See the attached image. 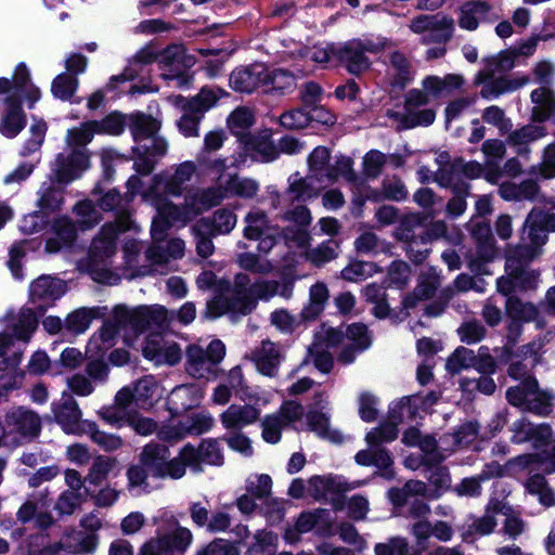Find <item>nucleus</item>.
Segmentation results:
<instances>
[{
    "instance_id": "obj_28",
    "label": "nucleus",
    "mask_w": 555,
    "mask_h": 555,
    "mask_svg": "<svg viewBox=\"0 0 555 555\" xmlns=\"http://www.w3.org/2000/svg\"><path fill=\"white\" fill-rule=\"evenodd\" d=\"M245 149L250 153L251 157L260 162H270L275 159L281 152L293 154L299 149L298 141H244Z\"/></svg>"
},
{
    "instance_id": "obj_55",
    "label": "nucleus",
    "mask_w": 555,
    "mask_h": 555,
    "mask_svg": "<svg viewBox=\"0 0 555 555\" xmlns=\"http://www.w3.org/2000/svg\"><path fill=\"white\" fill-rule=\"evenodd\" d=\"M476 352L464 346L457 347L448 358L446 369L451 374H459L462 370L474 369Z\"/></svg>"
},
{
    "instance_id": "obj_32",
    "label": "nucleus",
    "mask_w": 555,
    "mask_h": 555,
    "mask_svg": "<svg viewBox=\"0 0 555 555\" xmlns=\"http://www.w3.org/2000/svg\"><path fill=\"white\" fill-rule=\"evenodd\" d=\"M464 85L463 76L459 74H448L443 77L427 76L422 81V87L430 94L431 100L447 98Z\"/></svg>"
},
{
    "instance_id": "obj_46",
    "label": "nucleus",
    "mask_w": 555,
    "mask_h": 555,
    "mask_svg": "<svg viewBox=\"0 0 555 555\" xmlns=\"http://www.w3.org/2000/svg\"><path fill=\"white\" fill-rule=\"evenodd\" d=\"M162 548L167 551V555H173L176 552H184L192 541V533L186 528H178L171 533L164 534L157 539Z\"/></svg>"
},
{
    "instance_id": "obj_13",
    "label": "nucleus",
    "mask_w": 555,
    "mask_h": 555,
    "mask_svg": "<svg viewBox=\"0 0 555 555\" xmlns=\"http://www.w3.org/2000/svg\"><path fill=\"white\" fill-rule=\"evenodd\" d=\"M267 79H269V68L263 64L256 63L235 68L231 73L229 81L234 91L251 93L259 89L264 91Z\"/></svg>"
},
{
    "instance_id": "obj_39",
    "label": "nucleus",
    "mask_w": 555,
    "mask_h": 555,
    "mask_svg": "<svg viewBox=\"0 0 555 555\" xmlns=\"http://www.w3.org/2000/svg\"><path fill=\"white\" fill-rule=\"evenodd\" d=\"M255 124L254 112L246 106H238L227 118V128L231 135L244 139Z\"/></svg>"
},
{
    "instance_id": "obj_3",
    "label": "nucleus",
    "mask_w": 555,
    "mask_h": 555,
    "mask_svg": "<svg viewBox=\"0 0 555 555\" xmlns=\"http://www.w3.org/2000/svg\"><path fill=\"white\" fill-rule=\"evenodd\" d=\"M391 46L386 38H357L332 49L346 69L352 75H361L371 67L366 53L377 54Z\"/></svg>"
},
{
    "instance_id": "obj_61",
    "label": "nucleus",
    "mask_w": 555,
    "mask_h": 555,
    "mask_svg": "<svg viewBox=\"0 0 555 555\" xmlns=\"http://www.w3.org/2000/svg\"><path fill=\"white\" fill-rule=\"evenodd\" d=\"M526 488L529 493L538 495L540 503L544 506L555 505V493L543 475L535 474L531 476L526 482Z\"/></svg>"
},
{
    "instance_id": "obj_33",
    "label": "nucleus",
    "mask_w": 555,
    "mask_h": 555,
    "mask_svg": "<svg viewBox=\"0 0 555 555\" xmlns=\"http://www.w3.org/2000/svg\"><path fill=\"white\" fill-rule=\"evenodd\" d=\"M54 236L46 242L48 253H57L70 247L77 238V227L68 218L56 219L53 223Z\"/></svg>"
},
{
    "instance_id": "obj_4",
    "label": "nucleus",
    "mask_w": 555,
    "mask_h": 555,
    "mask_svg": "<svg viewBox=\"0 0 555 555\" xmlns=\"http://www.w3.org/2000/svg\"><path fill=\"white\" fill-rule=\"evenodd\" d=\"M505 397L509 404L524 412L540 416L552 412L553 396L540 388L535 377H526L518 385L508 387Z\"/></svg>"
},
{
    "instance_id": "obj_5",
    "label": "nucleus",
    "mask_w": 555,
    "mask_h": 555,
    "mask_svg": "<svg viewBox=\"0 0 555 555\" xmlns=\"http://www.w3.org/2000/svg\"><path fill=\"white\" fill-rule=\"evenodd\" d=\"M224 354V344L219 339L211 340L206 348L197 344L189 345L185 349V372L194 378L216 377Z\"/></svg>"
},
{
    "instance_id": "obj_40",
    "label": "nucleus",
    "mask_w": 555,
    "mask_h": 555,
    "mask_svg": "<svg viewBox=\"0 0 555 555\" xmlns=\"http://www.w3.org/2000/svg\"><path fill=\"white\" fill-rule=\"evenodd\" d=\"M191 231L194 236L197 256L204 259L210 257L215 253L212 238L216 236V234L210 230L208 225V218L198 219L191 227Z\"/></svg>"
},
{
    "instance_id": "obj_22",
    "label": "nucleus",
    "mask_w": 555,
    "mask_h": 555,
    "mask_svg": "<svg viewBox=\"0 0 555 555\" xmlns=\"http://www.w3.org/2000/svg\"><path fill=\"white\" fill-rule=\"evenodd\" d=\"M499 18L494 14L492 7L482 0H472L465 2L460 9L459 26L463 29L473 31L482 22H494Z\"/></svg>"
},
{
    "instance_id": "obj_62",
    "label": "nucleus",
    "mask_w": 555,
    "mask_h": 555,
    "mask_svg": "<svg viewBox=\"0 0 555 555\" xmlns=\"http://www.w3.org/2000/svg\"><path fill=\"white\" fill-rule=\"evenodd\" d=\"M245 222L243 234L247 240H258L269 230L267 214L260 209L249 211Z\"/></svg>"
},
{
    "instance_id": "obj_12",
    "label": "nucleus",
    "mask_w": 555,
    "mask_h": 555,
    "mask_svg": "<svg viewBox=\"0 0 555 555\" xmlns=\"http://www.w3.org/2000/svg\"><path fill=\"white\" fill-rule=\"evenodd\" d=\"M55 422L66 434L81 435L85 430L82 413L77 401L70 393L64 392L52 408Z\"/></svg>"
},
{
    "instance_id": "obj_29",
    "label": "nucleus",
    "mask_w": 555,
    "mask_h": 555,
    "mask_svg": "<svg viewBox=\"0 0 555 555\" xmlns=\"http://www.w3.org/2000/svg\"><path fill=\"white\" fill-rule=\"evenodd\" d=\"M67 286L63 280L42 275L30 284V299L37 301H54L66 293Z\"/></svg>"
},
{
    "instance_id": "obj_45",
    "label": "nucleus",
    "mask_w": 555,
    "mask_h": 555,
    "mask_svg": "<svg viewBox=\"0 0 555 555\" xmlns=\"http://www.w3.org/2000/svg\"><path fill=\"white\" fill-rule=\"evenodd\" d=\"M225 304L227 314H231L233 320L248 315L257 308V301L250 294L236 292L225 295Z\"/></svg>"
},
{
    "instance_id": "obj_8",
    "label": "nucleus",
    "mask_w": 555,
    "mask_h": 555,
    "mask_svg": "<svg viewBox=\"0 0 555 555\" xmlns=\"http://www.w3.org/2000/svg\"><path fill=\"white\" fill-rule=\"evenodd\" d=\"M87 141H68L63 153L55 160V176L60 183L67 184L77 179L89 167Z\"/></svg>"
},
{
    "instance_id": "obj_6",
    "label": "nucleus",
    "mask_w": 555,
    "mask_h": 555,
    "mask_svg": "<svg viewBox=\"0 0 555 555\" xmlns=\"http://www.w3.org/2000/svg\"><path fill=\"white\" fill-rule=\"evenodd\" d=\"M8 437L16 444H24L37 439L42 429L40 415L23 405L10 408L4 414Z\"/></svg>"
},
{
    "instance_id": "obj_56",
    "label": "nucleus",
    "mask_w": 555,
    "mask_h": 555,
    "mask_svg": "<svg viewBox=\"0 0 555 555\" xmlns=\"http://www.w3.org/2000/svg\"><path fill=\"white\" fill-rule=\"evenodd\" d=\"M117 460L115 457L100 455L96 456L89 468V473L85 478L90 485L100 486L116 466Z\"/></svg>"
},
{
    "instance_id": "obj_36",
    "label": "nucleus",
    "mask_w": 555,
    "mask_h": 555,
    "mask_svg": "<svg viewBox=\"0 0 555 555\" xmlns=\"http://www.w3.org/2000/svg\"><path fill=\"white\" fill-rule=\"evenodd\" d=\"M387 116L391 121V126L396 129H410L418 126H429L436 118V113L431 108L422 109L420 112L408 111L406 114H401L388 109Z\"/></svg>"
},
{
    "instance_id": "obj_41",
    "label": "nucleus",
    "mask_w": 555,
    "mask_h": 555,
    "mask_svg": "<svg viewBox=\"0 0 555 555\" xmlns=\"http://www.w3.org/2000/svg\"><path fill=\"white\" fill-rule=\"evenodd\" d=\"M128 118L129 129L134 139H152L158 133L162 126L157 118L141 112L129 114Z\"/></svg>"
},
{
    "instance_id": "obj_47",
    "label": "nucleus",
    "mask_w": 555,
    "mask_h": 555,
    "mask_svg": "<svg viewBox=\"0 0 555 555\" xmlns=\"http://www.w3.org/2000/svg\"><path fill=\"white\" fill-rule=\"evenodd\" d=\"M453 196L448 201L446 212L449 218H457L466 210V197L470 194V184L466 182H456L451 186Z\"/></svg>"
},
{
    "instance_id": "obj_48",
    "label": "nucleus",
    "mask_w": 555,
    "mask_h": 555,
    "mask_svg": "<svg viewBox=\"0 0 555 555\" xmlns=\"http://www.w3.org/2000/svg\"><path fill=\"white\" fill-rule=\"evenodd\" d=\"M427 220L424 214H410L404 216L395 230V237L404 244L415 242L417 240L414 230L422 227Z\"/></svg>"
},
{
    "instance_id": "obj_16",
    "label": "nucleus",
    "mask_w": 555,
    "mask_h": 555,
    "mask_svg": "<svg viewBox=\"0 0 555 555\" xmlns=\"http://www.w3.org/2000/svg\"><path fill=\"white\" fill-rule=\"evenodd\" d=\"M164 79H177L179 86L185 82L183 73L193 65L192 57L185 54V49L180 44H173L165 49L158 59Z\"/></svg>"
},
{
    "instance_id": "obj_43",
    "label": "nucleus",
    "mask_w": 555,
    "mask_h": 555,
    "mask_svg": "<svg viewBox=\"0 0 555 555\" xmlns=\"http://www.w3.org/2000/svg\"><path fill=\"white\" fill-rule=\"evenodd\" d=\"M212 425L214 418L210 415L195 413L179 422L175 437L180 439L184 435H202L208 431Z\"/></svg>"
},
{
    "instance_id": "obj_27",
    "label": "nucleus",
    "mask_w": 555,
    "mask_h": 555,
    "mask_svg": "<svg viewBox=\"0 0 555 555\" xmlns=\"http://www.w3.org/2000/svg\"><path fill=\"white\" fill-rule=\"evenodd\" d=\"M259 417L260 410L251 404H231L220 415V421L229 431H241L243 427L254 424Z\"/></svg>"
},
{
    "instance_id": "obj_1",
    "label": "nucleus",
    "mask_w": 555,
    "mask_h": 555,
    "mask_svg": "<svg viewBox=\"0 0 555 555\" xmlns=\"http://www.w3.org/2000/svg\"><path fill=\"white\" fill-rule=\"evenodd\" d=\"M132 229H135V224L130 211L120 209L115 221L105 223L93 238L87 258L78 263L79 269L88 272L94 281H107L111 272L105 268V261L115 254L117 235Z\"/></svg>"
},
{
    "instance_id": "obj_19",
    "label": "nucleus",
    "mask_w": 555,
    "mask_h": 555,
    "mask_svg": "<svg viewBox=\"0 0 555 555\" xmlns=\"http://www.w3.org/2000/svg\"><path fill=\"white\" fill-rule=\"evenodd\" d=\"M466 229L476 242L478 257L483 262L493 260L496 247L490 222L479 217H473L466 224Z\"/></svg>"
},
{
    "instance_id": "obj_9",
    "label": "nucleus",
    "mask_w": 555,
    "mask_h": 555,
    "mask_svg": "<svg viewBox=\"0 0 555 555\" xmlns=\"http://www.w3.org/2000/svg\"><path fill=\"white\" fill-rule=\"evenodd\" d=\"M139 461L146 468L149 474L157 479L171 478L177 479L181 467L178 463H172L170 451L166 444L150 442L142 448L139 454Z\"/></svg>"
},
{
    "instance_id": "obj_51",
    "label": "nucleus",
    "mask_w": 555,
    "mask_h": 555,
    "mask_svg": "<svg viewBox=\"0 0 555 555\" xmlns=\"http://www.w3.org/2000/svg\"><path fill=\"white\" fill-rule=\"evenodd\" d=\"M441 285V278L435 268L429 267L418 274L416 286L414 291L424 300L434 298L438 288Z\"/></svg>"
},
{
    "instance_id": "obj_15",
    "label": "nucleus",
    "mask_w": 555,
    "mask_h": 555,
    "mask_svg": "<svg viewBox=\"0 0 555 555\" xmlns=\"http://www.w3.org/2000/svg\"><path fill=\"white\" fill-rule=\"evenodd\" d=\"M475 83L480 85V95L486 100H494L503 94L514 92L529 83L527 76H476Z\"/></svg>"
},
{
    "instance_id": "obj_2",
    "label": "nucleus",
    "mask_w": 555,
    "mask_h": 555,
    "mask_svg": "<svg viewBox=\"0 0 555 555\" xmlns=\"http://www.w3.org/2000/svg\"><path fill=\"white\" fill-rule=\"evenodd\" d=\"M38 315L31 308H22L16 314L8 315L7 332L0 333V371L16 369L23 358V350H13L15 339L29 343L38 327Z\"/></svg>"
},
{
    "instance_id": "obj_58",
    "label": "nucleus",
    "mask_w": 555,
    "mask_h": 555,
    "mask_svg": "<svg viewBox=\"0 0 555 555\" xmlns=\"http://www.w3.org/2000/svg\"><path fill=\"white\" fill-rule=\"evenodd\" d=\"M482 120L496 128L498 135L505 137L512 132L513 122L505 115V112L498 105H491L483 109L481 114Z\"/></svg>"
},
{
    "instance_id": "obj_30",
    "label": "nucleus",
    "mask_w": 555,
    "mask_h": 555,
    "mask_svg": "<svg viewBox=\"0 0 555 555\" xmlns=\"http://www.w3.org/2000/svg\"><path fill=\"white\" fill-rule=\"evenodd\" d=\"M165 141H151L150 145H139L132 149L134 154V168L141 175H150L158 158L166 153Z\"/></svg>"
},
{
    "instance_id": "obj_18",
    "label": "nucleus",
    "mask_w": 555,
    "mask_h": 555,
    "mask_svg": "<svg viewBox=\"0 0 555 555\" xmlns=\"http://www.w3.org/2000/svg\"><path fill=\"white\" fill-rule=\"evenodd\" d=\"M346 338L350 341L345 345L337 356V360L344 364L352 363L357 353L369 349L373 338L364 323H352L346 328Z\"/></svg>"
},
{
    "instance_id": "obj_24",
    "label": "nucleus",
    "mask_w": 555,
    "mask_h": 555,
    "mask_svg": "<svg viewBox=\"0 0 555 555\" xmlns=\"http://www.w3.org/2000/svg\"><path fill=\"white\" fill-rule=\"evenodd\" d=\"M143 354L146 359L156 364L176 365L182 359V350L177 343L165 341L160 336H152L145 347Z\"/></svg>"
},
{
    "instance_id": "obj_59",
    "label": "nucleus",
    "mask_w": 555,
    "mask_h": 555,
    "mask_svg": "<svg viewBox=\"0 0 555 555\" xmlns=\"http://www.w3.org/2000/svg\"><path fill=\"white\" fill-rule=\"evenodd\" d=\"M135 405L139 409H149L153 405V397L157 390V384L152 376H143L133 385Z\"/></svg>"
},
{
    "instance_id": "obj_17",
    "label": "nucleus",
    "mask_w": 555,
    "mask_h": 555,
    "mask_svg": "<svg viewBox=\"0 0 555 555\" xmlns=\"http://www.w3.org/2000/svg\"><path fill=\"white\" fill-rule=\"evenodd\" d=\"M522 229L527 231L529 241L545 245L548 233L555 232V212L535 206L527 215Z\"/></svg>"
},
{
    "instance_id": "obj_50",
    "label": "nucleus",
    "mask_w": 555,
    "mask_h": 555,
    "mask_svg": "<svg viewBox=\"0 0 555 555\" xmlns=\"http://www.w3.org/2000/svg\"><path fill=\"white\" fill-rule=\"evenodd\" d=\"M295 73L305 75L307 70L301 68H295L293 73H288L284 69H269V79L264 86V92H270L273 90L284 92L291 90L295 87Z\"/></svg>"
},
{
    "instance_id": "obj_20",
    "label": "nucleus",
    "mask_w": 555,
    "mask_h": 555,
    "mask_svg": "<svg viewBox=\"0 0 555 555\" xmlns=\"http://www.w3.org/2000/svg\"><path fill=\"white\" fill-rule=\"evenodd\" d=\"M322 183L323 179H321L320 173L309 172L306 177H301L296 172L288 179V188L285 194L292 204L307 202L320 194L324 188Z\"/></svg>"
},
{
    "instance_id": "obj_21",
    "label": "nucleus",
    "mask_w": 555,
    "mask_h": 555,
    "mask_svg": "<svg viewBox=\"0 0 555 555\" xmlns=\"http://www.w3.org/2000/svg\"><path fill=\"white\" fill-rule=\"evenodd\" d=\"M283 359L282 347L270 339L262 340L260 346L251 352V360L255 362L257 370L269 377L278 375Z\"/></svg>"
},
{
    "instance_id": "obj_34",
    "label": "nucleus",
    "mask_w": 555,
    "mask_h": 555,
    "mask_svg": "<svg viewBox=\"0 0 555 555\" xmlns=\"http://www.w3.org/2000/svg\"><path fill=\"white\" fill-rule=\"evenodd\" d=\"M106 307L79 308L67 315L64 321V328L75 335L81 334L89 327L94 319L105 317Z\"/></svg>"
},
{
    "instance_id": "obj_38",
    "label": "nucleus",
    "mask_w": 555,
    "mask_h": 555,
    "mask_svg": "<svg viewBox=\"0 0 555 555\" xmlns=\"http://www.w3.org/2000/svg\"><path fill=\"white\" fill-rule=\"evenodd\" d=\"M308 492L317 501H327L328 494H340L350 488L333 477L313 476L308 480Z\"/></svg>"
},
{
    "instance_id": "obj_42",
    "label": "nucleus",
    "mask_w": 555,
    "mask_h": 555,
    "mask_svg": "<svg viewBox=\"0 0 555 555\" xmlns=\"http://www.w3.org/2000/svg\"><path fill=\"white\" fill-rule=\"evenodd\" d=\"M454 21L446 15L438 14L428 31L422 37V42L446 44L453 36Z\"/></svg>"
},
{
    "instance_id": "obj_52",
    "label": "nucleus",
    "mask_w": 555,
    "mask_h": 555,
    "mask_svg": "<svg viewBox=\"0 0 555 555\" xmlns=\"http://www.w3.org/2000/svg\"><path fill=\"white\" fill-rule=\"evenodd\" d=\"M29 85V73L24 64L17 65L13 80L0 78V95L7 96L15 94L18 101L22 98V91Z\"/></svg>"
},
{
    "instance_id": "obj_57",
    "label": "nucleus",
    "mask_w": 555,
    "mask_h": 555,
    "mask_svg": "<svg viewBox=\"0 0 555 555\" xmlns=\"http://www.w3.org/2000/svg\"><path fill=\"white\" fill-rule=\"evenodd\" d=\"M307 423L311 430L319 436L327 438L334 442H341L343 436L337 430H331L328 427V417L321 411L311 410L307 414Z\"/></svg>"
},
{
    "instance_id": "obj_54",
    "label": "nucleus",
    "mask_w": 555,
    "mask_h": 555,
    "mask_svg": "<svg viewBox=\"0 0 555 555\" xmlns=\"http://www.w3.org/2000/svg\"><path fill=\"white\" fill-rule=\"evenodd\" d=\"M255 542L249 545L246 555H274L278 545V534L273 531L259 530L254 534Z\"/></svg>"
},
{
    "instance_id": "obj_49",
    "label": "nucleus",
    "mask_w": 555,
    "mask_h": 555,
    "mask_svg": "<svg viewBox=\"0 0 555 555\" xmlns=\"http://www.w3.org/2000/svg\"><path fill=\"white\" fill-rule=\"evenodd\" d=\"M340 243L337 240L331 238L323 242L319 246L309 249L306 253V258L315 267H322L326 262L335 260L338 257Z\"/></svg>"
},
{
    "instance_id": "obj_31",
    "label": "nucleus",
    "mask_w": 555,
    "mask_h": 555,
    "mask_svg": "<svg viewBox=\"0 0 555 555\" xmlns=\"http://www.w3.org/2000/svg\"><path fill=\"white\" fill-rule=\"evenodd\" d=\"M1 101L8 105V112L0 122V132L4 137H16L25 127V115L21 108V101L15 94L7 95Z\"/></svg>"
},
{
    "instance_id": "obj_53",
    "label": "nucleus",
    "mask_w": 555,
    "mask_h": 555,
    "mask_svg": "<svg viewBox=\"0 0 555 555\" xmlns=\"http://www.w3.org/2000/svg\"><path fill=\"white\" fill-rule=\"evenodd\" d=\"M460 340L466 345H474L482 341L487 336V328L480 320H464L456 330Z\"/></svg>"
},
{
    "instance_id": "obj_64",
    "label": "nucleus",
    "mask_w": 555,
    "mask_h": 555,
    "mask_svg": "<svg viewBox=\"0 0 555 555\" xmlns=\"http://www.w3.org/2000/svg\"><path fill=\"white\" fill-rule=\"evenodd\" d=\"M224 190L228 196L236 195L244 198H251L258 191V184L251 179L232 176L224 182Z\"/></svg>"
},
{
    "instance_id": "obj_7",
    "label": "nucleus",
    "mask_w": 555,
    "mask_h": 555,
    "mask_svg": "<svg viewBox=\"0 0 555 555\" xmlns=\"http://www.w3.org/2000/svg\"><path fill=\"white\" fill-rule=\"evenodd\" d=\"M144 307H138L135 309H129L126 306H116L113 310L111 319L104 321L100 330V338L107 346H113L115 337L119 331H130L133 334H139L149 328V323L143 322L140 324L141 313Z\"/></svg>"
},
{
    "instance_id": "obj_26",
    "label": "nucleus",
    "mask_w": 555,
    "mask_h": 555,
    "mask_svg": "<svg viewBox=\"0 0 555 555\" xmlns=\"http://www.w3.org/2000/svg\"><path fill=\"white\" fill-rule=\"evenodd\" d=\"M227 95L228 92L220 87L205 86L189 100L180 95L176 96L175 104H182L189 112L204 115V113L215 107L220 99Z\"/></svg>"
},
{
    "instance_id": "obj_44",
    "label": "nucleus",
    "mask_w": 555,
    "mask_h": 555,
    "mask_svg": "<svg viewBox=\"0 0 555 555\" xmlns=\"http://www.w3.org/2000/svg\"><path fill=\"white\" fill-rule=\"evenodd\" d=\"M483 68L476 76H496L511 70L515 66V54L511 51H502L495 55L482 60Z\"/></svg>"
},
{
    "instance_id": "obj_35",
    "label": "nucleus",
    "mask_w": 555,
    "mask_h": 555,
    "mask_svg": "<svg viewBox=\"0 0 555 555\" xmlns=\"http://www.w3.org/2000/svg\"><path fill=\"white\" fill-rule=\"evenodd\" d=\"M330 298V291L324 282H317L309 289V302L304 307L299 317L302 322L315 321L324 311Z\"/></svg>"
},
{
    "instance_id": "obj_10",
    "label": "nucleus",
    "mask_w": 555,
    "mask_h": 555,
    "mask_svg": "<svg viewBox=\"0 0 555 555\" xmlns=\"http://www.w3.org/2000/svg\"><path fill=\"white\" fill-rule=\"evenodd\" d=\"M141 313L140 324L143 322L149 323V327L154 325L156 327L168 326L173 320H178L180 323L188 325L192 323L196 317V307L192 301H188L181 306L179 310H168L165 307H144Z\"/></svg>"
},
{
    "instance_id": "obj_37",
    "label": "nucleus",
    "mask_w": 555,
    "mask_h": 555,
    "mask_svg": "<svg viewBox=\"0 0 555 555\" xmlns=\"http://www.w3.org/2000/svg\"><path fill=\"white\" fill-rule=\"evenodd\" d=\"M533 103L531 116L534 122H542L555 113V93L547 87H540L531 91Z\"/></svg>"
},
{
    "instance_id": "obj_63",
    "label": "nucleus",
    "mask_w": 555,
    "mask_h": 555,
    "mask_svg": "<svg viewBox=\"0 0 555 555\" xmlns=\"http://www.w3.org/2000/svg\"><path fill=\"white\" fill-rule=\"evenodd\" d=\"M422 398L418 395H411L401 398L399 403L389 412V418L401 423L405 420H413L421 405Z\"/></svg>"
},
{
    "instance_id": "obj_23",
    "label": "nucleus",
    "mask_w": 555,
    "mask_h": 555,
    "mask_svg": "<svg viewBox=\"0 0 555 555\" xmlns=\"http://www.w3.org/2000/svg\"><path fill=\"white\" fill-rule=\"evenodd\" d=\"M499 194L505 201L513 202H543L545 196L541 191L538 180L529 178L520 183L511 181L503 182L499 186Z\"/></svg>"
},
{
    "instance_id": "obj_14",
    "label": "nucleus",
    "mask_w": 555,
    "mask_h": 555,
    "mask_svg": "<svg viewBox=\"0 0 555 555\" xmlns=\"http://www.w3.org/2000/svg\"><path fill=\"white\" fill-rule=\"evenodd\" d=\"M354 460L362 466H375L376 470L373 477H379L387 481H391L397 477L393 457L385 447L370 446L369 449L359 451Z\"/></svg>"
},
{
    "instance_id": "obj_60",
    "label": "nucleus",
    "mask_w": 555,
    "mask_h": 555,
    "mask_svg": "<svg viewBox=\"0 0 555 555\" xmlns=\"http://www.w3.org/2000/svg\"><path fill=\"white\" fill-rule=\"evenodd\" d=\"M543 246L537 245L534 241H529L527 244H518L509 251L507 261L511 266L517 263L518 268H522L541 255Z\"/></svg>"
},
{
    "instance_id": "obj_25",
    "label": "nucleus",
    "mask_w": 555,
    "mask_h": 555,
    "mask_svg": "<svg viewBox=\"0 0 555 555\" xmlns=\"http://www.w3.org/2000/svg\"><path fill=\"white\" fill-rule=\"evenodd\" d=\"M505 311L509 319L520 323L533 322L539 330H544L547 325V321L538 306L530 301H524L517 296H509L506 299Z\"/></svg>"
},
{
    "instance_id": "obj_11",
    "label": "nucleus",
    "mask_w": 555,
    "mask_h": 555,
    "mask_svg": "<svg viewBox=\"0 0 555 555\" xmlns=\"http://www.w3.org/2000/svg\"><path fill=\"white\" fill-rule=\"evenodd\" d=\"M129 115L119 112H112L102 120H90L83 122L79 128L70 132L73 139H89L93 135H120L125 128H129Z\"/></svg>"
}]
</instances>
